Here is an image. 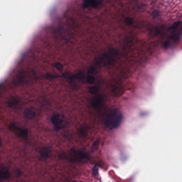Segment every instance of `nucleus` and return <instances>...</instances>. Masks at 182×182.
Returning <instances> with one entry per match:
<instances>
[{"label": "nucleus", "instance_id": "nucleus-1", "mask_svg": "<svg viewBox=\"0 0 182 182\" xmlns=\"http://www.w3.org/2000/svg\"><path fill=\"white\" fill-rule=\"evenodd\" d=\"M124 22L125 25H120L122 31L125 34L122 51L119 48L109 47V53H104L102 58L95 60L96 67L92 66L89 68V75L95 76L98 73L97 68H102L107 69L108 72L117 70L121 75L128 77L132 75V69H134V65L137 63V56H139L136 55L139 53L136 48V43L139 42V39L136 37L134 29H140V23L135 25L133 17L125 18Z\"/></svg>", "mask_w": 182, "mask_h": 182}, {"label": "nucleus", "instance_id": "nucleus-2", "mask_svg": "<svg viewBox=\"0 0 182 182\" xmlns=\"http://www.w3.org/2000/svg\"><path fill=\"white\" fill-rule=\"evenodd\" d=\"M63 18L65 22L60 20L57 27L50 26L49 28V33L56 43L63 41L65 43H72L73 39H75L73 31H76V28H79V23L76 22L73 16L69 15V11L65 12Z\"/></svg>", "mask_w": 182, "mask_h": 182}, {"label": "nucleus", "instance_id": "nucleus-3", "mask_svg": "<svg viewBox=\"0 0 182 182\" xmlns=\"http://www.w3.org/2000/svg\"><path fill=\"white\" fill-rule=\"evenodd\" d=\"M170 34L167 35L166 33H163L160 28L158 26L151 28L149 33L154 36L155 38H159L163 49H168L171 48L173 45H176L180 38L182 36V21H178L173 23V24L168 28Z\"/></svg>", "mask_w": 182, "mask_h": 182}, {"label": "nucleus", "instance_id": "nucleus-4", "mask_svg": "<svg viewBox=\"0 0 182 182\" xmlns=\"http://www.w3.org/2000/svg\"><path fill=\"white\" fill-rule=\"evenodd\" d=\"M70 156H68L65 152L59 154L60 160L68 161L70 168H72V165L75 164L77 161H82V160L89 161L90 160V153L83 152L80 151V149L76 150L73 147L70 149Z\"/></svg>", "mask_w": 182, "mask_h": 182}, {"label": "nucleus", "instance_id": "nucleus-5", "mask_svg": "<svg viewBox=\"0 0 182 182\" xmlns=\"http://www.w3.org/2000/svg\"><path fill=\"white\" fill-rule=\"evenodd\" d=\"M89 92L91 95L96 96L93 98L91 106L94 109L100 110L105 106V103H106V97H105V95L99 94L100 88L97 85L89 87Z\"/></svg>", "mask_w": 182, "mask_h": 182}, {"label": "nucleus", "instance_id": "nucleus-6", "mask_svg": "<svg viewBox=\"0 0 182 182\" xmlns=\"http://www.w3.org/2000/svg\"><path fill=\"white\" fill-rule=\"evenodd\" d=\"M33 77L34 79L38 80V74H36V71L33 69L28 68L26 70H21L17 72V80L14 82V86H18V85H23V83H26L28 80Z\"/></svg>", "mask_w": 182, "mask_h": 182}, {"label": "nucleus", "instance_id": "nucleus-7", "mask_svg": "<svg viewBox=\"0 0 182 182\" xmlns=\"http://www.w3.org/2000/svg\"><path fill=\"white\" fill-rule=\"evenodd\" d=\"M122 119L123 116L122 115V113L117 111H113L112 112L107 114L105 119V126L108 129H117L122 123Z\"/></svg>", "mask_w": 182, "mask_h": 182}, {"label": "nucleus", "instance_id": "nucleus-8", "mask_svg": "<svg viewBox=\"0 0 182 182\" xmlns=\"http://www.w3.org/2000/svg\"><path fill=\"white\" fill-rule=\"evenodd\" d=\"M62 77L64 79H68L70 80V85L72 89H73V90H79V88H80L79 85L75 80H76L77 79H79V80L84 82L85 79V73L82 71L78 72L75 75H69V73L68 72L63 73Z\"/></svg>", "mask_w": 182, "mask_h": 182}, {"label": "nucleus", "instance_id": "nucleus-9", "mask_svg": "<svg viewBox=\"0 0 182 182\" xmlns=\"http://www.w3.org/2000/svg\"><path fill=\"white\" fill-rule=\"evenodd\" d=\"M10 132H15L17 133L18 137H22V139H28L29 136V131L26 128L22 127H18V124L15 122H11L9 126Z\"/></svg>", "mask_w": 182, "mask_h": 182}, {"label": "nucleus", "instance_id": "nucleus-10", "mask_svg": "<svg viewBox=\"0 0 182 182\" xmlns=\"http://www.w3.org/2000/svg\"><path fill=\"white\" fill-rule=\"evenodd\" d=\"M64 122L65 117L63 115H60V114H55L51 117V122L56 132L65 127V125L63 124Z\"/></svg>", "mask_w": 182, "mask_h": 182}, {"label": "nucleus", "instance_id": "nucleus-11", "mask_svg": "<svg viewBox=\"0 0 182 182\" xmlns=\"http://www.w3.org/2000/svg\"><path fill=\"white\" fill-rule=\"evenodd\" d=\"M83 8H90L92 6V8H97V9H100L103 8V0H82Z\"/></svg>", "mask_w": 182, "mask_h": 182}, {"label": "nucleus", "instance_id": "nucleus-12", "mask_svg": "<svg viewBox=\"0 0 182 182\" xmlns=\"http://www.w3.org/2000/svg\"><path fill=\"white\" fill-rule=\"evenodd\" d=\"M6 109L11 110V112H18L21 109V100L12 97L11 100L7 102Z\"/></svg>", "mask_w": 182, "mask_h": 182}, {"label": "nucleus", "instance_id": "nucleus-13", "mask_svg": "<svg viewBox=\"0 0 182 182\" xmlns=\"http://www.w3.org/2000/svg\"><path fill=\"white\" fill-rule=\"evenodd\" d=\"M114 84L110 85L111 90L114 96L117 97L123 95V85L120 81L114 80Z\"/></svg>", "mask_w": 182, "mask_h": 182}, {"label": "nucleus", "instance_id": "nucleus-14", "mask_svg": "<svg viewBox=\"0 0 182 182\" xmlns=\"http://www.w3.org/2000/svg\"><path fill=\"white\" fill-rule=\"evenodd\" d=\"M24 116L26 119H28V120H32V119H34V117H36V108L30 107L27 109L24 112Z\"/></svg>", "mask_w": 182, "mask_h": 182}, {"label": "nucleus", "instance_id": "nucleus-15", "mask_svg": "<svg viewBox=\"0 0 182 182\" xmlns=\"http://www.w3.org/2000/svg\"><path fill=\"white\" fill-rule=\"evenodd\" d=\"M91 127L90 125H85V127H82L79 130L78 134L82 139H87V136H89V130H90Z\"/></svg>", "mask_w": 182, "mask_h": 182}, {"label": "nucleus", "instance_id": "nucleus-16", "mask_svg": "<svg viewBox=\"0 0 182 182\" xmlns=\"http://www.w3.org/2000/svg\"><path fill=\"white\" fill-rule=\"evenodd\" d=\"M95 166L92 168V174L93 176H97L99 174V167L103 168L105 167V162L102 160H99L97 162L94 163Z\"/></svg>", "mask_w": 182, "mask_h": 182}, {"label": "nucleus", "instance_id": "nucleus-17", "mask_svg": "<svg viewBox=\"0 0 182 182\" xmlns=\"http://www.w3.org/2000/svg\"><path fill=\"white\" fill-rule=\"evenodd\" d=\"M9 178H11L9 170L0 171V182H2V180H9Z\"/></svg>", "mask_w": 182, "mask_h": 182}, {"label": "nucleus", "instance_id": "nucleus-18", "mask_svg": "<svg viewBox=\"0 0 182 182\" xmlns=\"http://www.w3.org/2000/svg\"><path fill=\"white\" fill-rule=\"evenodd\" d=\"M41 156L43 160H44V161H46V160H48V159L50 157V150H49L48 147L43 148L41 152Z\"/></svg>", "mask_w": 182, "mask_h": 182}, {"label": "nucleus", "instance_id": "nucleus-19", "mask_svg": "<svg viewBox=\"0 0 182 182\" xmlns=\"http://www.w3.org/2000/svg\"><path fill=\"white\" fill-rule=\"evenodd\" d=\"M85 82L88 85H93L96 82V77L93 75H88L85 78Z\"/></svg>", "mask_w": 182, "mask_h": 182}, {"label": "nucleus", "instance_id": "nucleus-20", "mask_svg": "<svg viewBox=\"0 0 182 182\" xmlns=\"http://www.w3.org/2000/svg\"><path fill=\"white\" fill-rule=\"evenodd\" d=\"M45 79H47L48 80H52V79H58L59 76L56 74H52L47 73L44 75Z\"/></svg>", "mask_w": 182, "mask_h": 182}, {"label": "nucleus", "instance_id": "nucleus-21", "mask_svg": "<svg viewBox=\"0 0 182 182\" xmlns=\"http://www.w3.org/2000/svg\"><path fill=\"white\" fill-rule=\"evenodd\" d=\"M6 90H8L6 85L4 83H0V99H2L4 92H6Z\"/></svg>", "mask_w": 182, "mask_h": 182}, {"label": "nucleus", "instance_id": "nucleus-22", "mask_svg": "<svg viewBox=\"0 0 182 182\" xmlns=\"http://www.w3.org/2000/svg\"><path fill=\"white\" fill-rule=\"evenodd\" d=\"M54 67L56 68V69L59 72H63V65H62V63L57 62V63H54Z\"/></svg>", "mask_w": 182, "mask_h": 182}, {"label": "nucleus", "instance_id": "nucleus-23", "mask_svg": "<svg viewBox=\"0 0 182 182\" xmlns=\"http://www.w3.org/2000/svg\"><path fill=\"white\" fill-rule=\"evenodd\" d=\"M100 143V139H97L92 144V149L94 150H97L99 147V144Z\"/></svg>", "mask_w": 182, "mask_h": 182}, {"label": "nucleus", "instance_id": "nucleus-24", "mask_svg": "<svg viewBox=\"0 0 182 182\" xmlns=\"http://www.w3.org/2000/svg\"><path fill=\"white\" fill-rule=\"evenodd\" d=\"M152 16H153L154 19H156V18H157V16H160V11L159 10H154L152 12Z\"/></svg>", "mask_w": 182, "mask_h": 182}, {"label": "nucleus", "instance_id": "nucleus-25", "mask_svg": "<svg viewBox=\"0 0 182 182\" xmlns=\"http://www.w3.org/2000/svg\"><path fill=\"white\" fill-rule=\"evenodd\" d=\"M50 105V102H49V100H48V99H46V98H43V104H42V105L43 106H44V105H46V106H48V105Z\"/></svg>", "mask_w": 182, "mask_h": 182}, {"label": "nucleus", "instance_id": "nucleus-26", "mask_svg": "<svg viewBox=\"0 0 182 182\" xmlns=\"http://www.w3.org/2000/svg\"><path fill=\"white\" fill-rule=\"evenodd\" d=\"M16 176L18 178L21 177L22 176V171H21V169H19V168L16 170Z\"/></svg>", "mask_w": 182, "mask_h": 182}, {"label": "nucleus", "instance_id": "nucleus-27", "mask_svg": "<svg viewBox=\"0 0 182 182\" xmlns=\"http://www.w3.org/2000/svg\"><path fill=\"white\" fill-rule=\"evenodd\" d=\"M2 119V114L1 113V106H0V120Z\"/></svg>", "mask_w": 182, "mask_h": 182}, {"label": "nucleus", "instance_id": "nucleus-28", "mask_svg": "<svg viewBox=\"0 0 182 182\" xmlns=\"http://www.w3.org/2000/svg\"><path fill=\"white\" fill-rule=\"evenodd\" d=\"M2 146V139L0 138V147Z\"/></svg>", "mask_w": 182, "mask_h": 182}, {"label": "nucleus", "instance_id": "nucleus-29", "mask_svg": "<svg viewBox=\"0 0 182 182\" xmlns=\"http://www.w3.org/2000/svg\"><path fill=\"white\" fill-rule=\"evenodd\" d=\"M33 60H35V54L32 55Z\"/></svg>", "mask_w": 182, "mask_h": 182}, {"label": "nucleus", "instance_id": "nucleus-30", "mask_svg": "<svg viewBox=\"0 0 182 182\" xmlns=\"http://www.w3.org/2000/svg\"><path fill=\"white\" fill-rule=\"evenodd\" d=\"M3 170H5L6 168L5 166H2Z\"/></svg>", "mask_w": 182, "mask_h": 182}]
</instances>
